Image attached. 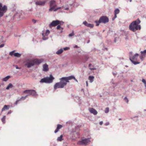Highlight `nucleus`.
I'll return each instance as SVG.
<instances>
[{"label": "nucleus", "mask_w": 146, "mask_h": 146, "mask_svg": "<svg viewBox=\"0 0 146 146\" xmlns=\"http://www.w3.org/2000/svg\"><path fill=\"white\" fill-rule=\"evenodd\" d=\"M141 21L138 19L135 21L132 22L129 26V29L133 32L138 30H140L141 29L140 25L139 24L140 23Z\"/></svg>", "instance_id": "f257e3e1"}, {"label": "nucleus", "mask_w": 146, "mask_h": 146, "mask_svg": "<svg viewBox=\"0 0 146 146\" xmlns=\"http://www.w3.org/2000/svg\"><path fill=\"white\" fill-rule=\"evenodd\" d=\"M42 61L39 60L35 59L34 60L27 59L26 60L25 66H27V68H29L34 66L35 64H39Z\"/></svg>", "instance_id": "f03ea898"}, {"label": "nucleus", "mask_w": 146, "mask_h": 146, "mask_svg": "<svg viewBox=\"0 0 146 146\" xmlns=\"http://www.w3.org/2000/svg\"><path fill=\"white\" fill-rule=\"evenodd\" d=\"M54 79L53 76L51 74H50L49 77H46L41 79L40 82L41 83H51L53 82Z\"/></svg>", "instance_id": "7ed1b4c3"}, {"label": "nucleus", "mask_w": 146, "mask_h": 146, "mask_svg": "<svg viewBox=\"0 0 146 146\" xmlns=\"http://www.w3.org/2000/svg\"><path fill=\"white\" fill-rule=\"evenodd\" d=\"M91 141L90 138H88L82 139L81 141H79L78 142V145H85L90 142Z\"/></svg>", "instance_id": "20e7f679"}, {"label": "nucleus", "mask_w": 146, "mask_h": 146, "mask_svg": "<svg viewBox=\"0 0 146 146\" xmlns=\"http://www.w3.org/2000/svg\"><path fill=\"white\" fill-rule=\"evenodd\" d=\"M24 93L29 94V96L31 95L34 96H35L37 95L35 91L33 90H25L24 91Z\"/></svg>", "instance_id": "39448f33"}, {"label": "nucleus", "mask_w": 146, "mask_h": 146, "mask_svg": "<svg viewBox=\"0 0 146 146\" xmlns=\"http://www.w3.org/2000/svg\"><path fill=\"white\" fill-rule=\"evenodd\" d=\"M100 22L104 24L109 22V20L108 18L106 16H102L99 19Z\"/></svg>", "instance_id": "423d86ee"}, {"label": "nucleus", "mask_w": 146, "mask_h": 146, "mask_svg": "<svg viewBox=\"0 0 146 146\" xmlns=\"http://www.w3.org/2000/svg\"><path fill=\"white\" fill-rule=\"evenodd\" d=\"M47 0H37L35 2V3L36 5L40 6H44L47 1Z\"/></svg>", "instance_id": "0eeeda50"}, {"label": "nucleus", "mask_w": 146, "mask_h": 146, "mask_svg": "<svg viewBox=\"0 0 146 146\" xmlns=\"http://www.w3.org/2000/svg\"><path fill=\"white\" fill-rule=\"evenodd\" d=\"M60 82L62 84V85L64 87L65 86H66L67 84V83L68 82V81H67L65 77H63L61 78H60Z\"/></svg>", "instance_id": "6e6552de"}, {"label": "nucleus", "mask_w": 146, "mask_h": 146, "mask_svg": "<svg viewBox=\"0 0 146 146\" xmlns=\"http://www.w3.org/2000/svg\"><path fill=\"white\" fill-rule=\"evenodd\" d=\"M140 53L141 54L139 55V58L142 61L146 56V49L141 51Z\"/></svg>", "instance_id": "1a4fd4ad"}, {"label": "nucleus", "mask_w": 146, "mask_h": 146, "mask_svg": "<svg viewBox=\"0 0 146 146\" xmlns=\"http://www.w3.org/2000/svg\"><path fill=\"white\" fill-rule=\"evenodd\" d=\"M60 22V21L58 20L53 21L49 24V27L50 28H51L52 27H55V26L58 25Z\"/></svg>", "instance_id": "9d476101"}, {"label": "nucleus", "mask_w": 146, "mask_h": 146, "mask_svg": "<svg viewBox=\"0 0 146 146\" xmlns=\"http://www.w3.org/2000/svg\"><path fill=\"white\" fill-rule=\"evenodd\" d=\"M64 87L63 86L60 82L56 83L54 87V90H56L57 88H61Z\"/></svg>", "instance_id": "9b49d317"}, {"label": "nucleus", "mask_w": 146, "mask_h": 146, "mask_svg": "<svg viewBox=\"0 0 146 146\" xmlns=\"http://www.w3.org/2000/svg\"><path fill=\"white\" fill-rule=\"evenodd\" d=\"M65 77L68 82H69V80H71L72 79L78 82V80L76 79L75 77L73 75H71L68 77Z\"/></svg>", "instance_id": "f8f14e48"}, {"label": "nucleus", "mask_w": 146, "mask_h": 146, "mask_svg": "<svg viewBox=\"0 0 146 146\" xmlns=\"http://www.w3.org/2000/svg\"><path fill=\"white\" fill-rule=\"evenodd\" d=\"M139 56V54L137 53H136L134 56H130L129 57V59L130 60H137V57Z\"/></svg>", "instance_id": "ddd939ff"}, {"label": "nucleus", "mask_w": 146, "mask_h": 146, "mask_svg": "<svg viewBox=\"0 0 146 146\" xmlns=\"http://www.w3.org/2000/svg\"><path fill=\"white\" fill-rule=\"evenodd\" d=\"M83 24H84L85 26L88 27H89L91 28H93L94 26L93 24L88 23L86 21H84L83 22Z\"/></svg>", "instance_id": "4468645a"}, {"label": "nucleus", "mask_w": 146, "mask_h": 146, "mask_svg": "<svg viewBox=\"0 0 146 146\" xmlns=\"http://www.w3.org/2000/svg\"><path fill=\"white\" fill-rule=\"evenodd\" d=\"M89 110L91 113L93 114L94 115H96L97 114V111L93 108H89Z\"/></svg>", "instance_id": "2eb2a0df"}, {"label": "nucleus", "mask_w": 146, "mask_h": 146, "mask_svg": "<svg viewBox=\"0 0 146 146\" xmlns=\"http://www.w3.org/2000/svg\"><path fill=\"white\" fill-rule=\"evenodd\" d=\"M50 7H55L56 6V2L54 0H52L50 1Z\"/></svg>", "instance_id": "dca6fc26"}, {"label": "nucleus", "mask_w": 146, "mask_h": 146, "mask_svg": "<svg viewBox=\"0 0 146 146\" xmlns=\"http://www.w3.org/2000/svg\"><path fill=\"white\" fill-rule=\"evenodd\" d=\"M48 70V65L46 64H44L43 66V70L44 71H46Z\"/></svg>", "instance_id": "f3484780"}, {"label": "nucleus", "mask_w": 146, "mask_h": 146, "mask_svg": "<svg viewBox=\"0 0 146 146\" xmlns=\"http://www.w3.org/2000/svg\"><path fill=\"white\" fill-rule=\"evenodd\" d=\"M9 106L8 105H5L2 109V111H3L5 110H7L9 108Z\"/></svg>", "instance_id": "a211bd4d"}, {"label": "nucleus", "mask_w": 146, "mask_h": 146, "mask_svg": "<svg viewBox=\"0 0 146 146\" xmlns=\"http://www.w3.org/2000/svg\"><path fill=\"white\" fill-rule=\"evenodd\" d=\"M94 77L93 76H90L88 77V79L90 80V82H92L94 81Z\"/></svg>", "instance_id": "6ab92c4d"}, {"label": "nucleus", "mask_w": 146, "mask_h": 146, "mask_svg": "<svg viewBox=\"0 0 146 146\" xmlns=\"http://www.w3.org/2000/svg\"><path fill=\"white\" fill-rule=\"evenodd\" d=\"M42 39L43 40H46L48 39V37L47 36H46L44 33L42 34Z\"/></svg>", "instance_id": "aec40b11"}, {"label": "nucleus", "mask_w": 146, "mask_h": 146, "mask_svg": "<svg viewBox=\"0 0 146 146\" xmlns=\"http://www.w3.org/2000/svg\"><path fill=\"white\" fill-rule=\"evenodd\" d=\"M63 51V49L61 48L58 50L56 52L57 54H60Z\"/></svg>", "instance_id": "412c9836"}, {"label": "nucleus", "mask_w": 146, "mask_h": 146, "mask_svg": "<svg viewBox=\"0 0 146 146\" xmlns=\"http://www.w3.org/2000/svg\"><path fill=\"white\" fill-rule=\"evenodd\" d=\"M10 77V76H7L5 77V78H3L2 79V81H6L9 79V78Z\"/></svg>", "instance_id": "4be33fe9"}, {"label": "nucleus", "mask_w": 146, "mask_h": 146, "mask_svg": "<svg viewBox=\"0 0 146 146\" xmlns=\"http://www.w3.org/2000/svg\"><path fill=\"white\" fill-rule=\"evenodd\" d=\"M14 55L15 57H20L21 56V54L19 53L16 52V53H14Z\"/></svg>", "instance_id": "5701e85b"}, {"label": "nucleus", "mask_w": 146, "mask_h": 146, "mask_svg": "<svg viewBox=\"0 0 146 146\" xmlns=\"http://www.w3.org/2000/svg\"><path fill=\"white\" fill-rule=\"evenodd\" d=\"M13 87V85L11 83H9L6 88L7 90H8L10 88H12Z\"/></svg>", "instance_id": "b1692460"}, {"label": "nucleus", "mask_w": 146, "mask_h": 146, "mask_svg": "<svg viewBox=\"0 0 146 146\" xmlns=\"http://www.w3.org/2000/svg\"><path fill=\"white\" fill-rule=\"evenodd\" d=\"M119 10L118 9H117L114 10V14H117L119 13Z\"/></svg>", "instance_id": "393cba45"}, {"label": "nucleus", "mask_w": 146, "mask_h": 146, "mask_svg": "<svg viewBox=\"0 0 146 146\" xmlns=\"http://www.w3.org/2000/svg\"><path fill=\"white\" fill-rule=\"evenodd\" d=\"M29 95H27L25 96H22L20 98H19L20 101L24 100Z\"/></svg>", "instance_id": "a878e982"}, {"label": "nucleus", "mask_w": 146, "mask_h": 146, "mask_svg": "<svg viewBox=\"0 0 146 146\" xmlns=\"http://www.w3.org/2000/svg\"><path fill=\"white\" fill-rule=\"evenodd\" d=\"M63 136L61 135L60 137H58L57 139V140L59 141H61L62 140Z\"/></svg>", "instance_id": "bb28decb"}, {"label": "nucleus", "mask_w": 146, "mask_h": 146, "mask_svg": "<svg viewBox=\"0 0 146 146\" xmlns=\"http://www.w3.org/2000/svg\"><path fill=\"white\" fill-rule=\"evenodd\" d=\"M131 119L133 121H137L138 120V116H135L133 117H131Z\"/></svg>", "instance_id": "cd10ccee"}, {"label": "nucleus", "mask_w": 146, "mask_h": 146, "mask_svg": "<svg viewBox=\"0 0 146 146\" xmlns=\"http://www.w3.org/2000/svg\"><path fill=\"white\" fill-rule=\"evenodd\" d=\"M132 63L134 65H136L137 64H139L140 63V62H135L133 60H130Z\"/></svg>", "instance_id": "c85d7f7f"}, {"label": "nucleus", "mask_w": 146, "mask_h": 146, "mask_svg": "<svg viewBox=\"0 0 146 146\" xmlns=\"http://www.w3.org/2000/svg\"><path fill=\"white\" fill-rule=\"evenodd\" d=\"M56 28L57 29L59 30H63V28L61 27H60V25H58V26H57Z\"/></svg>", "instance_id": "c756f323"}, {"label": "nucleus", "mask_w": 146, "mask_h": 146, "mask_svg": "<svg viewBox=\"0 0 146 146\" xmlns=\"http://www.w3.org/2000/svg\"><path fill=\"white\" fill-rule=\"evenodd\" d=\"M50 33V31L49 30H47L46 31V32L44 35H45L46 36H47L49 35Z\"/></svg>", "instance_id": "7c9ffc66"}, {"label": "nucleus", "mask_w": 146, "mask_h": 146, "mask_svg": "<svg viewBox=\"0 0 146 146\" xmlns=\"http://www.w3.org/2000/svg\"><path fill=\"white\" fill-rule=\"evenodd\" d=\"M6 118L5 116H4L3 117L2 119V121L3 123H4L5 122V119Z\"/></svg>", "instance_id": "2f4dec72"}, {"label": "nucleus", "mask_w": 146, "mask_h": 146, "mask_svg": "<svg viewBox=\"0 0 146 146\" xmlns=\"http://www.w3.org/2000/svg\"><path fill=\"white\" fill-rule=\"evenodd\" d=\"M95 22L96 23V26H98L99 25V24L100 23H101V22H100V19H99V21H95Z\"/></svg>", "instance_id": "473e14b6"}, {"label": "nucleus", "mask_w": 146, "mask_h": 146, "mask_svg": "<svg viewBox=\"0 0 146 146\" xmlns=\"http://www.w3.org/2000/svg\"><path fill=\"white\" fill-rule=\"evenodd\" d=\"M62 127V125L60 124H58L57 125V129H61Z\"/></svg>", "instance_id": "72a5a7b5"}, {"label": "nucleus", "mask_w": 146, "mask_h": 146, "mask_svg": "<svg viewBox=\"0 0 146 146\" xmlns=\"http://www.w3.org/2000/svg\"><path fill=\"white\" fill-rule=\"evenodd\" d=\"M109 111V108H106L105 110V112L106 113H107Z\"/></svg>", "instance_id": "f704fd0d"}, {"label": "nucleus", "mask_w": 146, "mask_h": 146, "mask_svg": "<svg viewBox=\"0 0 146 146\" xmlns=\"http://www.w3.org/2000/svg\"><path fill=\"white\" fill-rule=\"evenodd\" d=\"M55 7H51L49 9V11H52L53 10L54 11V10L55 9Z\"/></svg>", "instance_id": "c9c22d12"}, {"label": "nucleus", "mask_w": 146, "mask_h": 146, "mask_svg": "<svg viewBox=\"0 0 146 146\" xmlns=\"http://www.w3.org/2000/svg\"><path fill=\"white\" fill-rule=\"evenodd\" d=\"M15 51V50H13V51L10 52L9 53V55H11V56H12L13 55H14V52Z\"/></svg>", "instance_id": "e433bc0d"}, {"label": "nucleus", "mask_w": 146, "mask_h": 146, "mask_svg": "<svg viewBox=\"0 0 146 146\" xmlns=\"http://www.w3.org/2000/svg\"><path fill=\"white\" fill-rule=\"evenodd\" d=\"M74 35V33L73 32H72L71 33L69 34V36L70 37Z\"/></svg>", "instance_id": "4c0bfd02"}, {"label": "nucleus", "mask_w": 146, "mask_h": 146, "mask_svg": "<svg viewBox=\"0 0 146 146\" xmlns=\"http://www.w3.org/2000/svg\"><path fill=\"white\" fill-rule=\"evenodd\" d=\"M19 101H20V100H19V98H18L15 103V104L17 105L18 104V102Z\"/></svg>", "instance_id": "58836bf2"}, {"label": "nucleus", "mask_w": 146, "mask_h": 146, "mask_svg": "<svg viewBox=\"0 0 146 146\" xmlns=\"http://www.w3.org/2000/svg\"><path fill=\"white\" fill-rule=\"evenodd\" d=\"M64 23V22L62 21H60V22L59 23L58 25H60V26L62 25Z\"/></svg>", "instance_id": "ea45409f"}, {"label": "nucleus", "mask_w": 146, "mask_h": 146, "mask_svg": "<svg viewBox=\"0 0 146 146\" xmlns=\"http://www.w3.org/2000/svg\"><path fill=\"white\" fill-rule=\"evenodd\" d=\"M70 49V48L69 47H64L63 48V50H68Z\"/></svg>", "instance_id": "a19ab883"}, {"label": "nucleus", "mask_w": 146, "mask_h": 146, "mask_svg": "<svg viewBox=\"0 0 146 146\" xmlns=\"http://www.w3.org/2000/svg\"><path fill=\"white\" fill-rule=\"evenodd\" d=\"M142 82L144 83L145 85V84H146V81L145 79H143L142 80Z\"/></svg>", "instance_id": "79ce46f5"}, {"label": "nucleus", "mask_w": 146, "mask_h": 146, "mask_svg": "<svg viewBox=\"0 0 146 146\" xmlns=\"http://www.w3.org/2000/svg\"><path fill=\"white\" fill-rule=\"evenodd\" d=\"M124 99L125 100H126V102H128V100L127 99V97H125V98H124Z\"/></svg>", "instance_id": "37998d69"}, {"label": "nucleus", "mask_w": 146, "mask_h": 146, "mask_svg": "<svg viewBox=\"0 0 146 146\" xmlns=\"http://www.w3.org/2000/svg\"><path fill=\"white\" fill-rule=\"evenodd\" d=\"M61 8L60 7H58L56 9H55L54 10V11H56L57 10H58L60 9V8Z\"/></svg>", "instance_id": "c03bdc74"}, {"label": "nucleus", "mask_w": 146, "mask_h": 146, "mask_svg": "<svg viewBox=\"0 0 146 146\" xmlns=\"http://www.w3.org/2000/svg\"><path fill=\"white\" fill-rule=\"evenodd\" d=\"M32 21L34 23H35L36 22V21L34 19H33L32 20Z\"/></svg>", "instance_id": "a18cd8bd"}, {"label": "nucleus", "mask_w": 146, "mask_h": 146, "mask_svg": "<svg viewBox=\"0 0 146 146\" xmlns=\"http://www.w3.org/2000/svg\"><path fill=\"white\" fill-rule=\"evenodd\" d=\"M4 46V44H3L0 45V48L3 47Z\"/></svg>", "instance_id": "49530a36"}, {"label": "nucleus", "mask_w": 146, "mask_h": 146, "mask_svg": "<svg viewBox=\"0 0 146 146\" xmlns=\"http://www.w3.org/2000/svg\"><path fill=\"white\" fill-rule=\"evenodd\" d=\"M58 130H59V129H57V128H56V129L54 131V133H56L58 131Z\"/></svg>", "instance_id": "de8ad7c7"}, {"label": "nucleus", "mask_w": 146, "mask_h": 146, "mask_svg": "<svg viewBox=\"0 0 146 146\" xmlns=\"http://www.w3.org/2000/svg\"><path fill=\"white\" fill-rule=\"evenodd\" d=\"M58 130H59V129H57V128H56V129L54 131V133H56L58 131Z\"/></svg>", "instance_id": "09e8293b"}, {"label": "nucleus", "mask_w": 146, "mask_h": 146, "mask_svg": "<svg viewBox=\"0 0 146 146\" xmlns=\"http://www.w3.org/2000/svg\"><path fill=\"white\" fill-rule=\"evenodd\" d=\"M109 124L110 123L109 122H107L105 123V125L106 126H107L109 125Z\"/></svg>", "instance_id": "8fccbe9b"}, {"label": "nucleus", "mask_w": 146, "mask_h": 146, "mask_svg": "<svg viewBox=\"0 0 146 146\" xmlns=\"http://www.w3.org/2000/svg\"><path fill=\"white\" fill-rule=\"evenodd\" d=\"M62 7L64 8V9L66 10H68L69 9V8L68 7H66V8H65L64 7V6H63Z\"/></svg>", "instance_id": "3c124183"}, {"label": "nucleus", "mask_w": 146, "mask_h": 146, "mask_svg": "<svg viewBox=\"0 0 146 146\" xmlns=\"http://www.w3.org/2000/svg\"><path fill=\"white\" fill-rule=\"evenodd\" d=\"M15 67H16V69H21L20 68H19L18 66L17 65L15 66Z\"/></svg>", "instance_id": "603ef678"}, {"label": "nucleus", "mask_w": 146, "mask_h": 146, "mask_svg": "<svg viewBox=\"0 0 146 146\" xmlns=\"http://www.w3.org/2000/svg\"><path fill=\"white\" fill-rule=\"evenodd\" d=\"M12 112V111L11 110L9 111H8L7 113V114H9L11 113Z\"/></svg>", "instance_id": "864d4df0"}, {"label": "nucleus", "mask_w": 146, "mask_h": 146, "mask_svg": "<svg viewBox=\"0 0 146 146\" xmlns=\"http://www.w3.org/2000/svg\"><path fill=\"white\" fill-rule=\"evenodd\" d=\"M103 122L102 121H100V125H101L103 124Z\"/></svg>", "instance_id": "5fc2aeb1"}, {"label": "nucleus", "mask_w": 146, "mask_h": 146, "mask_svg": "<svg viewBox=\"0 0 146 146\" xmlns=\"http://www.w3.org/2000/svg\"><path fill=\"white\" fill-rule=\"evenodd\" d=\"M117 38H115L114 40V41L115 42H117L116 41Z\"/></svg>", "instance_id": "6e6d98bb"}, {"label": "nucleus", "mask_w": 146, "mask_h": 146, "mask_svg": "<svg viewBox=\"0 0 146 146\" xmlns=\"http://www.w3.org/2000/svg\"><path fill=\"white\" fill-rule=\"evenodd\" d=\"M117 17V14H114V18L115 19Z\"/></svg>", "instance_id": "4d7b16f0"}, {"label": "nucleus", "mask_w": 146, "mask_h": 146, "mask_svg": "<svg viewBox=\"0 0 146 146\" xmlns=\"http://www.w3.org/2000/svg\"><path fill=\"white\" fill-rule=\"evenodd\" d=\"M74 48H78V46L77 45H76L74 46Z\"/></svg>", "instance_id": "13d9d810"}, {"label": "nucleus", "mask_w": 146, "mask_h": 146, "mask_svg": "<svg viewBox=\"0 0 146 146\" xmlns=\"http://www.w3.org/2000/svg\"><path fill=\"white\" fill-rule=\"evenodd\" d=\"M86 86H88V82L87 81H86Z\"/></svg>", "instance_id": "bf43d9fd"}, {"label": "nucleus", "mask_w": 146, "mask_h": 146, "mask_svg": "<svg viewBox=\"0 0 146 146\" xmlns=\"http://www.w3.org/2000/svg\"><path fill=\"white\" fill-rule=\"evenodd\" d=\"M115 19V18H114V17H113V18H112V19L113 20H114Z\"/></svg>", "instance_id": "052dcab7"}, {"label": "nucleus", "mask_w": 146, "mask_h": 146, "mask_svg": "<svg viewBox=\"0 0 146 146\" xmlns=\"http://www.w3.org/2000/svg\"><path fill=\"white\" fill-rule=\"evenodd\" d=\"M86 60H87L88 59V58L86 57Z\"/></svg>", "instance_id": "680f3d73"}, {"label": "nucleus", "mask_w": 146, "mask_h": 146, "mask_svg": "<svg viewBox=\"0 0 146 146\" xmlns=\"http://www.w3.org/2000/svg\"><path fill=\"white\" fill-rule=\"evenodd\" d=\"M89 42H90V40H88V42H87V43H89Z\"/></svg>", "instance_id": "e2e57ef3"}, {"label": "nucleus", "mask_w": 146, "mask_h": 146, "mask_svg": "<svg viewBox=\"0 0 146 146\" xmlns=\"http://www.w3.org/2000/svg\"><path fill=\"white\" fill-rule=\"evenodd\" d=\"M61 31H60V33H62V30H61Z\"/></svg>", "instance_id": "0e129e2a"}, {"label": "nucleus", "mask_w": 146, "mask_h": 146, "mask_svg": "<svg viewBox=\"0 0 146 146\" xmlns=\"http://www.w3.org/2000/svg\"><path fill=\"white\" fill-rule=\"evenodd\" d=\"M130 53L131 54H132V52H130Z\"/></svg>", "instance_id": "69168bd1"}, {"label": "nucleus", "mask_w": 146, "mask_h": 146, "mask_svg": "<svg viewBox=\"0 0 146 146\" xmlns=\"http://www.w3.org/2000/svg\"><path fill=\"white\" fill-rule=\"evenodd\" d=\"M131 82H133V80H131Z\"/></svg>", "instance_id": "338daca9"}, {"label": "nucleus", "mask_w": 146, "mask_h": 146, "mask_svg": "<svg viewBox=\"0 0 146 146\" xmlns=\"http://www.w3.org/2000/svg\"><path fill=\"white\" fill-rule=\"evenodd\" d=\"M77 135H79V133H77Z\"/></svg>", "instance_id": "774afa93"}]
</instances>
